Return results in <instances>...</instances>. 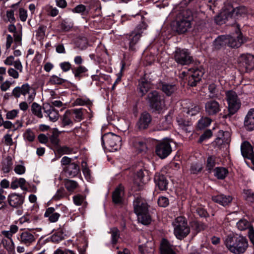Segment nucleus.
Segmentation results:
<instances>
[{"label": "nucleus", "instance_id": "f257e3e1", "mask_svg": "<svg viewBox=\"0 0 254 254\" xmlns=\"http://www.w3.org/2000/svg\"><path fill=\"white\" fill-rule=\"evenodd\" d=\"M227 249L234 254H243L249 247L247 239L241 235L228 236L225 240Z\"/></svg>", "mask_w": 254, "mask_h": 254}, {"label": "nucleus", "instance_id": "f03ea898", "mask_svg": "<svg viewBox=\"0 0 254 254\" xmlns=\"http://www.w3.org/2000/svg\"><path fill=\"white\" fill-rule=\"evenodd\" d=\"M35 89L28 83L23 84L21 86H16L12 91V95L15 98H19L21 95L25 97L27 101L19 103V108L22 111H26L29 107L28 103H31L35 99L36 95Z\"/></svg>", "mask_w": 254, "mask_h": 254}, {"label": "nucleus", "instance_id": "7ed1b4c3", "mask_svg": "<svg viewBox=\"0 0 254 254\" xmlns=\"http://www.w3.org/2000/svg\"><path fill=\"white\" fill-rule=\"evenodd\" d=\"M134 211L137 215L138 221L143 225H148L151 222V217L149 214V205L145 199L140 195L135 197L133 202Z\"/></svg>", "mask_w": 254, "mask_h": 254}, {"label": "nucleus", "instance_id": "20e7f679", "mask_svg": "<svg viewBox=\"0 0 254 254\" xmlns=\"http://www.w3.org/2000/svg\"><path fill=\"white\" fill-rule=\"evenodd\" d=\"M8 30L9 32L13 33V36L10 34L6 36L5 47L7 50L9 49L13 43L14 45L13 49H14L17 47L22 46V27L21 24H18L16 27L13 23L8 25Z\"/></svg>", "mask_w": 254, "mask_h": 254}, {"label": "nucleus", "instance_id": "39448f33", "mask_svg": "<svg viewBox=\"0 0 254 254\" xmlns=\"http://www.w3.org/2000/svg\"><path fill=\"white\" fill-rule=\"evenodd\" d=\"M225 95L228 104V113L223 115V119L230 118L238 111L241 106V100L235 91L232 90L227 91Z\"/></svg>", "mask_w": 254, "mask_h": 254}, {"label": "nucleus", "instance_id": "423d86ee", "mask_svg": "<svg viewBox=\"0 0 254 254\" xmlns=\"http://www.w3.org/2000/svg\"><path fill=\"white\" fill-rule=\"evenodd\" d=\"M193 19L191 11L187 9L180 13L177 17L176 31L180 34L187 32L191 27V22Z\"/></svg>", "mask_w": 254, "mask_h": 254}, {"label": "nucleus", "instance_id": "0eeeda50", "mask_svg": "<svg viewBox=\"0 0 254 254\" xmlns=\"http://www.w3.org/2000/svg\"><path fill=\"white\" fill-rule=\"evenodd\" d=\"M103 147L109 152H115L121 148V137L112 132L105 134L101 138Z\"/></svg>", "mask_w": 254, "mask_h": 254}, {"label": "nucleus", "instance_id": "6e6552de", "mask_svg": "<svg viewBox=\"0 0 254 254\" xmlns=\"http://www.w3.org/2000/svg\"><path fill=\"white\" fill-rule=\"evenodd\" d=\"M174 234L180 240L186 238L190 233V228L185 217H178L173 223Z\"/></svg>", "mask_w": 254, "mask_h": 254}, {"label": "nucleus", "instance_id": "1a4fd4ad", "mask_svg": "<svg viewBox=\"0 0 254 254\" xmlns=\"http://www.w3.org/2000/svg\"><path fill=\"white\" fill-rule=\"evenodd\" d=\"M149 107L154 112L160 113L165 107L162 97L156 91L150 92L147 95Z\"/></svg>", "mask_w": 254, "mask_h": 254}, {"label": "nucleus", "instance_id": "9d476101", "mask_svg": "<svg viewBox=\"0 0 254 254\" xmlns=\"http://www.w3.org/2000/svg\"><path fill=\"white\" fill-rule=\"evenodd\" d=\"M204 72L202 68H190L187 72L184 71L182 74L186 76L188 84L191 87L196 86L200 82Z\"/></svg>", "mask_w": 254, "mask_h": 254}, {"label": "nucleus", "instance_id": "9b49d317", "mask_svg": "<svg viewBox=\"0 0 254 254\" xmlns=\"http://www.w3.org/2000/svg\"><path fill=\"white\" fill-rule=\"evenodd\" d=\"M175 61L181 65H189L193 61V57L188 49L177 48L173 54Z\"/></svg>", "mask_w": 254, "mask_h": 254}, {"label": "nucleus", "instance_id": "f8f14e48", "mask_svg": "<svg viewBox=\"0 0 254 254\" xmlns=\"http://www.w3.org/2000/svg\"><path fill=\"white\" fill-rule=\"evenodd\" d=\"M240 66L246 72H249L254 68V56L250 54H242L239 58Z\"/></svg>", "mask_w": 254, "mask_h": 254}, {"label": "nucleus", "instance_id": "ddd939ff", "mask_svg": "<svg viewBox=\"0 0 254 254\" xmlns=\"http://www.w3.org/2000/svg\"><path fill=\"white\" fill-rule=\"evenodd\" d=\"M172 152L171 145L167 140H164L156 146L155 152L160 158L167 157Z\"/></svg>", "mask_w": 254, "mask_h": 254}, {"label": "nucleus", "instance_id": "4468645a", "mask_svg": "<svg viewBox=\"0 0 254 254\" xmlns=\"http://www.w3.org/2000/svg\"><path fill=\"white\" fill-rule=\"evenodd\" d=\"M246 12L245 7L239 6L234 8L233 6L229 4L225 6L224 8L223 15L226 19L232 18L236 16L241 15Z\"/></svg>", "mask_w": 254, "mask_h": 254}, {"label": "nucleus", "instance_id": "2eb2a0df", "mask_svg": "<svg viewBox=\"0 0 254 254\" xmlns=\"http://www.w3.org/2000/svg\"><path fill=\"white\" fill-rule=\"evenodd\" d=\"M144 174L142 169H140L135 173L133 179V185L131 190L133 191H140L143 189L145 183Z\"/></svg>", "mask_w": 254, "mask_h": 254}, {"label": "nucleus", "instance_id": "dca6fc26", "mask_svg": "<svg viewBox=\"0 0 254 254\" xmlns=\"http://www.w3.org/2000/svg\"><path fill=\"white\" fill-rule=\"evenodd\" d=\"M236 35H226L227 46L232 48H238L244 43L243 36L239 28L236 31Z\"/></svg>", "mask_w": 254, "mask_h": 254}, {"label": "nucleus", "instance_id": "f3484780", "mask_svg": "<svg viewBox=\"0 0 254 254\" xmlns=\"http://www.w3.org/2000/svg\"><path fill=\"white\" fill-rule=\"evenodd\" d=\"M18 239L21 244L29 246L35 241L36 237L34 233L29 231H24L20 233Z\"/></svg>", "mask_w": 254, "mask_h": 254}, {"label": "nucleus", "instance_id": "a211bd4d", "mask_svg": "<svg viewBox=\"0 0 254 254\" xmlns=\"http://www.w3.org/2000/svg\"><path fill=\"white\" fill-rule=\"evenodd\" d=\"M151 121L152 118L151 115L147 112H143L141 114L137 123V126L138 129L143 130L147 128Z\"/></svg>", "mask_w": 254, "mask_h": 254}, {"label": "nucleus", "instance_id": "6ab92c4d", "mask_svg": "<svg viewBox=\"0 0 254 254\" xmlns=\"http://www.w3.org/2000/svg\"><path fill=\"white\" fill-rule=\"evenodd\" d=\"M152 84L150 79H149L147 75L145 74L144 77L139 80L138 84V89L141 96H143L149 91L151 88Z\"/></svg>", "mask_w": 254, "mask_h": 254}, {"label": "nucleus", "instance_id": "aec40b11", "mask_svg": "<svg viewBox=\"0 0 254 254\" xmlns=\"http://www.w3.org/2000/svg\"><path fill=\"white\" fill-rule=\"evenodd\" d=\"M205 110L208 115H215L220 111V105L215 100H210L205 103Z\"/></svg>", "mask_w": 254, "mask_h": 254}, {"label": "nucleus", "instance_id": "412c9836", "mask_svg": "<svg viewBox=\"0 0 254 254\" xmlns=\"http://www.w3.org/2000/svg\"><path fill=\"white\" fill-rule=\"evenodd\" d=\"M9 205L13 207H19L23 203L24 198L22 195L13 193L8 196Z\"/></svg>", "mask_w": 254, "mask_h": 254}, {"label": "nucleus", "instance_id": "4be33fe9", "mask_svg": "<svg viewBox=\"0 0 254 254\" xmlns=\"http://www.w3.org/2000/svg\"><path fill=\"white\" fill-rule=\"evenodd\" d=\"M241 151L242 156L249 159H251L254 154L253 148L249 142L245 141L241 145Z\"/></svg>", "mask_w": 254, "mask_h": 254}, {"label": "nucleus", "instance_id": "5701e85b", "mask_svg": "<svg viewBox=\"0 0 254 254\" xmlns=\"http://www.w3.org/2000/svg\"><path fill=\"white\" fill-rule=\"evenodd\" d=\"M232 197L231 195H226L220 194L212 196V200L215 203H218L223 206L229 205L232 201Z\"/></svg>", "mask_w": 254, "mask_h": 254}, {"label": "nucleus", "instance_id": "b1692460", "mask_svg": "<svg viewBox=\"0 0 254 254\" xmlns=\"http://www.w3.org/2000/svg\"><path fill=\"white\" fill-rule=\"evenodd\" d=\"M154 179L156 186L160 190H165L167 189L168 181L164 175L156 174Z\"/></svg>", "mask_w": 254, "mask_h": 254}, {"label": "nucleus", "instance_id": "393cba45", "mask_svg": "<svg viewBox=\"0 0 254 254\" xmlns=\"http://www.w3.org/2000/svg\"><path fill=\"white\" fill-rule=\"evenodd\" d=\"M244 126L248 130L254 129V108L251 109L245 117Z\"/></svg>", "mask_w": 254, "mask_h": 254}, {"label": "nucleus", "instance_id": "a878e982", "mask_svg": "<svg viewBox=\"0 0 254 254\" xmlns=\"http://www.w3.org/2000/svg\"><path fill=\"white\" fill-rule=\"evenodd\" d=\"M124 189L122 185H120L113 192L112 194L113 201L116 204H121L123 201Z\"/></svg>", "mask_w": 254, "mask_h": 254}, {"label": "nucleus", "instance_id": "bb28decb", "mask_svg": "<svg viewBox=\"0 0 254 254\" xmlns=\"http://www.w3.org/2000/svg\"><path fill=\"white\" fill-rule=\"evenodd\" d=\"M44 110L46 116L49 117L50 121L55 122L58 120L59 112L53 106H46L44 107Z\"/></svg>", "mask_w": 254, "mask_h": 254}, {"label": "nucleus", "instance_id": "cd10ccee", "mask_svg": "<svg viewBox=\"0 0 254 254\" xmlns=\"http://www.w3.org/2000/svg\"><path fill=\"white\" fill-rule=\"evenodd\" d=\"M172 117L169 114L162 119L157 125V129L159 130H167L170 128L172 125Z\"/></svg>", "mask_w": 254, "mask_h": 254}, {"label": "nucleus", "instance_id": "c85d7f7f", "mask_svg": "<svg viewBox=\"0 0 254 254\" xmlns=\"http://www.w3.org/2000/svg\"><path fill=\"white\" fill-rule=\"evenodd\" d=\"M175 247L171 245L166 239H163L161 245V254H176Z\"/></svg>", "mask_w": 254, "mask_h": 254}, {"label": "nucleus", "instance_id": "c756f323", "mask_svg": "<svg viewBox=\"0 0 254 254\" xmlns=\"http://www.w3.org/2000/svg\"><path fill=\"white\" fill-rule=\"evenodd\" d=\"M130 143L139 152L145 151L147 147L145 142L138 137H132L130 139Z\"/></svg>", "mask_w": 254, "mask_h": 254}, {"label": "nucleus", "instance_id": "7c9ffc66", "mask_svg": "<svg viewBox=\"0 0 254 254\" xmlns=\"http://www.w3.org/2000/svg\"><path fill=\"white\" fill-rule=\"evenodd\" d=\"M64 170L67 175L71 178L77 176L80 171L79 166L74 163H70Z\"/></svg>", "mask_w": 254, "mask_h": 254}, {"label": "nucleus", "instance_id": "2f4dec72", "mask_svg": "<svg viewBox=\"0 0 254 254\" xmlns=\"http://www.w3.org/2000/svg\"><path fill=\"white\" fill-rule=\"evenodd\" d=\"M227 46L226 35L218 36L213 42L214 49L216 50L224 48Z\"/></svg>", "mask_w": 254, "mask_h": 254}, {"label": "nucleus", "instance_id": "473e14b6", "mask_svg": "<svg viewBox=\"0 0 254 254\" xmlns=\"http://www.w3.org/2000/svg\"><path fill=\"white\" fill-rule=\"evenodd\" d=\"M139 250L142 254H154V244L153 242H147L144 246H139Z\"/></svg>", "mask_w": 254, "mask_h": 254}, {"label": "nucleus", "instance_id": "72a5a7b5", "mask_svg": "<svg viewBox=\"0 0 254 254\" xmlns=\"http://www.w3.org/2000/svg\"><path fill=\"white\" fill-rule=\"evenodd\" d=\"M44 216L48 218L51 222H55L58 220L60 215L55 212V209L53 207H49L46 210Z\"/></svg>", "mask_w": 254, "mask_h": 254}, {"label": "nucleus", "instance_id": "f704fd0d", "mask_svg": "<svg viewBox=\"0 0 254 254\" xmlns=\"http://www.w3.org/2000/svg\"><path fill=\"white\" fill-rule=\"evenodd\" d=\"M72 116L70 111H66L62 117V126L63 127L66 126L72 127L73 126V121H72Z\"/></svg>", "mask_w": 254, "mask_h": 254}, {"label": "nucleus", "instance_id": "c9c22d12", "mask_svg": "<svg viewBox=\"0 0 254 254\" xmlns=\"http://www.w3.org/2000/svg\"><path fill=\"white\" fill-rule=\"evenodd\" d=\"M209 96L210 98H219L221 96V93L217 86L214 83H211L208 86Z\"/></svg>", "mask_w": 254, "mask_h": 254}, {"label": "nucleus", "instance_id": "e433bc0d", "mask_svg": "<svg viewBox=\"0 0 254 254\" xmlns=\"http://www.w3.org/2000/svg\"><path fill=\"white\" fill-rule=\"evenodd\" d=\"M142 32L137 30V31L132 32L129 35V48L131 50L134 51L135 49L133 47L139 39Z\"/></svg>", "mask_w": 254, "mask_h": 254}, {"label": "nucleus", "instance_id": "4c0bfd02", "mask_svg": "<svg viewBox=\"0 0 254 254\" xmlns=\"http://www.w3.org/2000/svg\"><path fill=\"white\" fill-rule=\"evenodd\" d=\"M161 89L167 96H169L173 94L177 90V88L174 84L162 83Z\"/></svg>", "mask_w": 254, "mask_h": 254}, {"label": "nucleus", "instance_id": "58836bf2", "mask_svg": "<svg viewBox=\"0 0 254 254\" xmlns=\"http://www.w3.org/2000/svg\"><path fill=\"white\" fill-rule=\"evenodd\" d=\"M14 171L16 174L19 175H22L25 173L26 167L24 162L22 160H20L15 162Z\"/></svg>", "mask_w": 254, "mask_h": 254}, {"label": "nucleus", "instance_id": "ea45409f", "mask_svg": "<svg viewBox=\"0 0 254 254\" xmlns=\"http://www.w3.org/2000/svg\"><path fill=\"white\" fill-rule=\"evenodd\" d=\"M177 122L180 127L186 132H190L191 123L189 120H185L183 119H177Z\"/></svg>", "mask_w": 254, "mask_h": 254}, {"label": "nucleus", "instance_id": "a19ab883", "mask_svg": "<svg viewBox=\"0 0 254 254\" xmlns=\"http://www.w3.org/2000/svg\"><path fill=\"white\" fill-rule=\"evenodd\" d=\"M214 172V176L220 180L225 179L228 174V170L226 168L222 167L215 168Z\"/></svg>", "mask_w": 254, "mask_h": 254}, {"label": "nucleus", "instance_id": "79ce46f5", "mask_svg": "<svg viewBox=\"0 0 254 254\" xmlns=\"http://www.w3.org/2000/svg\"><path fill=\"white\" fill-rule=\"evenodd\" d=\"M31 112L33 115L39 118H43L41 106L36 102H34L31 106Z\"/></svg>", "mask_w": 254, "mask_h": 254}, {"label": "nucleus", "instance_id": "37998d69", "mask_svg": "<svg viewBox=\"0 0 254 254\" xmlns=\"http://www.w3.org/2000/svg\"><path fill=\"white\" fill-rule=\"evenodd\" d=\"M237 226L241 231H244L248 229V231L250 228H253L250 223L246 219H241L237 223Z\"/></svg>", "mask_w": 254, "mask_h": 254}, {"label": "nucleus", "instance_id": "c03bdc74", "mask_svg": "<svg viewBox=\"0 0 254 254\" xmlns=\"http://www.w3.org/2000/svg\"><path fill=\"white\" fill-rule=\"evenodd\" d=\"M72 113V118L76 122H80L83 119V112L82 109H74L73 110Z\"/></svg>", "mask_w": 254, "mask_h": 254}, {"label": "nucleus", "instance_id": "a18cd8bd", "mask_svg": "<svg viewBox=\"0 0 254 254\" xmlns=\"http://www.w3.org/2000/svg\"><path fill=\"white\" fill-rule=\"evenodd\" d=\"M211 120L208 117H202L198 122L197 127L200 129H204L207 127L211 123Z\"/></svg>", "mask_w": 254, "mask_h": 254}, {"label": "nucleus", "instance_id": "49530a36", "mask_svg": "<svg viewBox=\"0 0 254 254\" xmlns=\"http://www.w3.org/2000/svg\"><path fill=\"white\" fill-rule=\"evenodd\" d=\"M43 10L47 13V14L52 16H56L59 14V10L50 5H47L43 8Z\"/></svg>", "mask_w": 254, "mask_h": 254}, {"label": "nucleus", "instance_id": "de8ad7c7", "mask_svg": "<svg viewBox=\"0 0 254 254\" xmlns=\"http://www.w3.org/2000/svg\"><path fill=\"white\" fill-rule=\"evenodd\" d=\"M65 188L68 191L72 192L77 187V183L73 180H66L64 182Z\"/></svg>", "mask_w": 254, "mask_h": 254}, {"label": "nucleus", "instance_id": "09e8293b", "mask_svg": "<svg viewBox=\"0 0 254 254\" xmlns=\"http://www.w3.org/2000/svg\"><path fill=\"white\" fill-rule=\"evenodd\" d=\"M23 137L26 141L32 142L34 140L35 136L33 131L30 128H28L23 133Z\"/></svg>", "mask_w": 254, "mask_h": 254}, {"label": "nucleus", "instance_id": "8fccbe9b", "mask_svg": "<svg viewBox=\"0 0 254 254\" xmlns=\"http://www.w3.org/2000/svg\"><path fill=\"white\" fill-rule=\"evenodd\" d=\"M216 164V157L214 156H210L207 158L206 166V169L210 172Z\"/></svg>", "mask_w": 254, "mask_h": 254}, {"label": "nucleus", "instance_id": "3c124183", "mask_svg": "<svg viewBox=\"0 0 254 254\" xmlns=\"http://www.w3.org/2000/svg\"><path fill=\"white\" fill-rule=\"evenodd\" d=\"M191 227L196 231V232L203 230L206 228V226L204 223L195 221L191 222Z\"/></svg>", "mask_w": 254, "mask_h": 254}, {"label": "nucleus", "instance_id": "603ef678", "mask_svg": "<svg viewBox=\"0 0 254 254\" xmlns=\"http://www.w3.org/2000/svg\"><path fill=\"white\" fill-rule=\"evenodd\" d=\"M200 107L197 105L192 104L189 107L186 111L187 114L193 116L198 113L200 111Z\"/></svg>", "mask_w": 254, "mask_h": 254}, {"label": "nucleus", "instance_id": "864d4df0", "mask_svg": "<svg viewBox=\"0 0 254 254\" xmlns=\"http://www.w3.org/2000/svg\"><path fill=\"white\" fill-rule=\"evenodd\" d=\"M13 162L12 158L8 157L6 158V164H4L2 167V170L4 173H8L12 168Z\"/></svg>", "mask_w": 254, "mask_h": 254}, {"label": "nucleus", "instance_id": "5fc2aeb1", "mask_svg": "<svg viewBox=\"0 0 254 254\" xmlns=\"http://www.w3.org/2000/svg\"><path fill=\"white\" fill-rule=\"evenodd\" d=\"M110 233L111 234L112 243L116 244L119 237V231L116 228L111 229Z\"/></svg>", "mask_w": 254, "mask_h": 254}, {"label": "nucleus", "instance_id": "6e6d98bb", "mask_svg": "<svg viewBox=\"0 0 254 254\" xmlns=\"http://www.w3.org/2000/svg\"><path fill=\"white\" fill-rule=\"evenodd\" d=\"M57 151L59 154L64 155L70 154L72 150L66 146H62L58 147Z\"/></svg>", "mask_w": 254, "mask_h": 254}, {"label": "nucleus", "instance_id": "4d7b16f0", "mask_svg": "<svg viewBox=\"0 0 254 254\" xmlns=\"http://www.w3.org/2000/svg\"><path fill=\"white\" fill-rule=\"evenodd\" d=\"M245 197L246 199L250 202H254V193L250 190H244Z\"/></svg>", "mask_w": 254, "mask_h": 254}, {"label": "nucleus", "instance_id": "13d9d810", "mask_svg": "<svg viewBox=\"0 0 254 254\" xmlns=\"http://www.w3.org/2000/svg\"><path fill=\"white\" fill-rule=\"evenodd\" d=\"M219 136L216 138V140L218 141L222 140V142H225L228 140L227 138L225 137V136L228 137L230 136V134L228 131H223L222 130H220L219 132Z\"/></svg>", "mask_w": 254, "mask_h": 254}, {"label": "nucleus", "instance_id": "bf43d9fd", "mask_svg": "<svg viewBox=\"0 0 254 254\" xmlns=\"http://www.w3.org/2000/svg\"><path fill=\"white\" fill-rule=\"evenodd\" d=\"M19 113V110L17 109H13L8 111L6 114V118L7 120H13Z\"/></svg>", "mask_w": 254, "mask_h": 254}, {"label": "nucleus", "instance_id": "052dcab7", "mask_svg": "<svg viewBox=\"0 0 254 254\" xmlns=\"http://www.w3.org/2000/svg\"><path fill=\"white\" fill-rule=\"evenodd\" d=\"M202 167L201 165L195 163L191 165L190 171L191 173L196 174L200 172L202 170Z\"/></svg>", "mask_w": 254, "mask_h": 254}, {"label": "nucleus", "instance_id": "680f3d73", "mask_svg": "<svg viewBox=\"0 0 254 254\" xmlns=\"http://www.w3.org/2000/svg\"><path fill=\"white\" fill-rule=\"evenodd\" d=\"M84 197L80 194H77L73 197V202L76 205H81L84 202Z\"/></svg>", "mask_w": 254, "mask_h": 254}, {"label": "nucleus", "instance_id": "e2e57ef3", "mask_svg": "<svg viewBox=\"0 0 254 254\" xmlns=\"http://www.w3.org/2000/svg\"><path fill=\"white\" fill-rule=\"evenodd\" d=\"M158 204L161 207H165L169 204V199L165 196L159 197L158 199Z\"/></svg>", "mask_w": 254, "mask_h": 254}, {"label": "nucleus", "instance_id": "0e129e2a", "mask_svg": "<svg viewBox=\"0 0 254 254\" xmlns=\"http://www.w3.org/2000/svg\"><path fill=\"white\" fill-rule=\"evenodd\" d=\"M50 81L52 84H62L64 82L65 80L64 79L61 78L57 75H54L51 77Z\"/></svg>", "mask_w": 254, "mask_h": 254}, {"label": "nucleus", "instance_id": "69168bd1", "mask_svg": "<svg viewBox=\"0 0 254 254\" xmlns=\"http://www.w3.org/2000/svg\"><path fill=\"white\" fill-rule=\"evenodd\" d=\"M212 135V132L211 130L208 129L204 131V132L200 136L198 140L199 143H201L203 140L210 138Z\"/></svg>", "mask_w": 254, "mask_h": 254}, {"label": "nucleus", "instance_id": "338daca9", "mask_svg": "<svg viewBox=\"0 0 254 254\" xmlns=\"http://www.w3.org/2000/svg\"><path fill=\"white\" fill-rule=\"evenodd\" d=\"M87 69L83 66H79L77 67L75 70L72 71L75 77H79L81 73L85 72Z\"/></svg>", "mask_w": 254, "mask_h": 254}, {"label": "nucleus", "instance_id": "774afa93", "mask_svg": "<svg viewBox=\"0 0 254 254\" xmlns=\"http://www.w3.org/2000/svg\"><path fill=\"white\" fill-rule=\"evenodd\" d=\"M195 211L196 213L201 217H206L208 216L207 211L201 206L197 207L195 209Z\"/></svg>", "mask_w": 254, "mask_h": 254}]
</instances>
